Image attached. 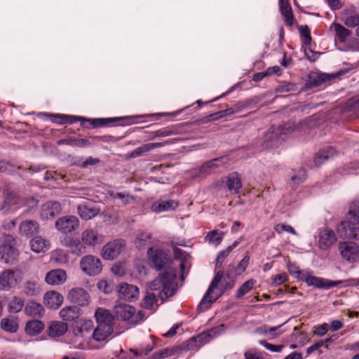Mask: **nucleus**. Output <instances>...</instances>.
Here are the masks:
<instances>
[{
	"instance_id": "1",
	"label": "nucleus",
	"mask_w": 359,
	"mask_h": 359,
	"mask_svg": "<svg viewBox=\"0 0 359 359\" xmlns=\"http://www.w3.org/2000/svg\"><path fill=\"white\" fill-rule=\"evenodd\" d=\"M234 282L230 278L229 271L224 275L222 271L217 272L199 306L208 308L210 304L220 297L226 290H231Z\"/></svg>"
},
{
	"instance_id": "2",
	"label": "nucleus",
	"mask_w": 359,
	"mask_h": 359,
	"mask_svg": "<svg viewBox=\"0 0 359 359\" xmlns=\"http://www.w3.org/2000/svg\"><path fill=\"white\" fill-rule=\"evenodd\" d=\"M176 278L177 270L169 266L151 283L150 289L154 291L160 290L158 297L164 301L175 294L177 288Z\"/></svg>"
},
{
	"instance_id": "3",
	"label": "nucleus",
	"mask_w": 359,
	"mask_h": 359,
	"mask_svg": "<svg viewBox=\"0 0 359 359\" xmlns=\"http://www.w3.org/2000/svg\"><path fill=\"white\" fill-rule=\"evenodd\" d=\"M349 222L344 221L337 226V231L342 238L359 241V200L353 203L348 211Z\"/></svg>"
},
{
	"instance_id": "4",
	"label": "nucleus",
	"mask_w": 359,
	"mask_h": 359,
	"mask_svg": "<svg viewBox=\"0 0 359 359\" xmlns=\"http://www.w3.org/2000/svg\"><path fill=\"white\" fill-rule=\"evenodd\" d=\"M43 116H51L48 114H43ZM55 119L53 121V122L58 124H65V123H73L76 121H82V122H89L94 128L102 127L114 122H119L121 121L129 120L131 118H86L81 116H70L65 114H55L52 115Z\"/></svg>"
},
{
	"instance_id": "5",
	"label": "nucleus",
	"mask_w": 359,
	"mask_h": 359,
	"mask_svg": "<svg viewBox=\"0 0 359 359\" xmlns=\"http://www.w3.org/2000/svg\"><path fill=\"white\" fill-rule=\"evenodd\" d=\"M15 240L11 235H4L1 239L0 259L6 264L14 263L18 252L15 248Z\"/></svg>"
},
{
	"instance_id": "6",
	"label": "nucleus",
	"mask_w": 359,
	"mask_h": 359,
	"mask_svg": "<svg viewBox=\"0 0 359 359\" xmlns=\"http://www.w3.org/2000/svg\"><path fill=\"white\" fill-rule=\"evenodd\" d=\"M22 278V271L20 269H7L0 273V285L4 290L16 286Z\"/></svg>"
},
{
	"instance_id": "7",
	"label": "nucleus",
	"mask_w": 359,
	"mask_h": 359,
	"mask_svg": "<svg viewBox=\"0 0 359 359\" xmlns=\"http://www.w3.org/2000/svg\"><path fill=\"white\" fill-rule=\"evenodd\" d=\"M80 266L82 271L89 276L99 274L102 269L100 259L93 255L84 256L80 262Z\"/></svg>"
},
{
	"instance_id": "8",
	"label": "nucleus",
	"mask_w": 359,
	"mask_h": 359,
	"mask_svg": "<svg viewBox=\"0 0 359 359\" xmlns=\"http://www.w3.org/2000/svg\"><path fill=\"white\" fill-rule=\"evenodd\" d=\"M57 231L64 234L70 233L79 227V220L74 215H67L60 217L55 224Z\"/></svg>"
},
{
	"instance_id": "9",
	"label": "nucleus",
	"mask_w": 359,
	"mask_h": 359,
	"mask_svg": "<svg viewBox=\"0 0 359 359\" xmlns=\"http://www.w3.org/2000/svg\"><path fill=\"white\" fill-rule=\"evenodd\" d=\"M147 254L151 266L157 271L165 268L168 263L169 258L162 250L150 248Z\"/></svg>"
},
{
	"instance_id": "10",
	"label": "nucleus",
	"mask_w": 359,
	"mask_h": 359,
	"mask_svg": "<svg viewBox=\"0 0 359 359\" xmlns=\"http://www.w3.org/2000/svg\"><path fill=\"white\" fill-rule=\"evenodd\" d=\"M339 250L342 258L350 262L359 259V246L353 242H341L339 244Z\"/></svg>"
},
{
	"instance_id": "11",
	"label": "nucleus",
	"mask_w": 359,
	"mask_h": 359,
	"mask_svg": "<svg viewBox=\"0 0 359 359\" xmlns=\"http://www.w3.org/2000/svg\"><path fill=\"white\" fill-rule=\"evenodd\" d=\"M67 299L80 306H88L90 301L88 292L81 287H74L69 291Z\"/></svg>"
},
{
	"instance_id": "12",
	"label": "nucleus",
	"mask_w": 359,
	"mask_h": 359,
	"mask_svg": "<svg viewBox=\"0 0 359 359\" xmlns=\"http://www.w3.org/2000/svg\"><path fill=\"white\" fill-rule=\"evenodd\" d=\"M124 246L125 243L123 240H115L109 242L103 246L102 256L105 259H113L121 252Z\"/></svg>"
},
{
	"instance_id": "13",
	"label": "nucleus",
	"mask_w": 359,
	"mask_h": 359,
	"mask_svg": "<svg viewBox=\"0 0 359 359\" xmlns=\"http://www.w3.org/2000/svg\"><path fill=\"white\" fill-rule=\"evenodd\" d=\"M114 312L118 319L127 320L131 324H137L136 319H134L135 309L128 304H118L114 306Z\"/></svg>"
},
{
	"instance_id": "14",
	"label": "nucleus",
	"mask_w": 359,
	"mask_h": 359,
	"mask_svg": "<svg viewBox=\"0 0 359 359\" xmlns=\"http://www.w3.org/2000/svg\"><path fill=\"white\" fill-rule=\"evenodd\" d=\"M104 236L100 233L97 230L88 228L84 230L81 234V239L86 245L94 247L104 243Z\"/></svg>"
},
{
	"instance_id": "15",
	"label": "nucleus",
	"mask_w": 359,
	"mask_h": 359,
	"mask_svg": "<svg viewBox=\"0 0 359 359\" xmlns=\"http://www.w3.org/2000/svg\"><path fill=\"white\" fill-rule=\"evenodd\" d=\"M61 212L60 204L57 201H48L41 208L40 217L43 220L51 219Z\"/></svg>"
},
{
	"instance_id": "16",
	"label": "nucleus",
	"mask_w": 359,
	"mask_h": 359,
	"mask_svg": "<svg viewBox=\"0 0 359 359\" xmlns=\"http://www.w3.org/2000/svg\"><path fill=\"white\" fill-rule=\"evenodd\" d=\"M73 334L76 337H85L93 329V322L91 320L80 319L73 325Z\"/></svg>"
},
{
	"instance_id": "17",
	"label": "nucleus",
	"mask_w": 359,
	"mask_h": 359,
	"mask_svg": "<svg viewBox=\"0 0 359 359\" xmlns=\"http://www.w3.org/2000/svg\"><path fill=\"white\" fill-rule=\"evenodd\" d=\"M281 131L278 128L271 127L264 136L266 148L277 147L283 140Z\"/></svg>"
},
{
	"instance_id": "18",
	"label": "nucleus",
	"mask_w": 359,
	"mask_h": 359,
	"mask_svg": "<svg viewBox=\"0 0 359 359\" xmlns=\"http://www.w3.org/2000/svg\"><path fill=\"white\" fill-rule=\"evenodd\" d=\"M138 294L139 289L137 286L128 283H122L119 286L118 296L121 299L132 301L136 299Z\"/></svg>"
},
{
	"instance_id": "19",
	"label": "nucleus",
	"mask_w": 359,
	"mask_h": 359,
	"mask_svg": "<svg viewBox=\"0 0 359 359\" xmlns=\"http://www.w3.org/2000/svg\"><path fill=\"white\" fill-rule=\"evenodd\" d=\"M336 240V236L332 230L325 229L321 230L319 233L318 244L321 249L328 248Z\"/></svg>"
},
{
	"instance_id": "20",
	"label": "nucleus",
	"mask_w": 359,
	"mask_h": 359,
	"mask_svg": "<svg viewBox=\"0 0 359 359\" xmlns=\"http://www.w3.org/2000/svg\"><path fill=\"white\" fill-rule=\"evenodd\" d=\"M341 20L348 27L359 26V13L353 9H346L341 15Z\"/></svg>"
},
{
	"instance_id": "21",
	"label": "nucleus",
	"mask_w": 359,
	"mask_h": 359,
	"mask_svg": "<svg viewBox=\"0 0 359 359\" xmlns=\"http://www.w3.org/2000/svg\"><path fill=\"white\" fill-rule=\"evenodd\" d=\"M43 302L51 309H57L63 302V297L57 292L48 291L43 296Z\"/></svg>"
},
{
	"instance_id": "22",
	"label": "nucleus",
	"mask_w": 359,
	"mask_h": 359,
	"mask_svg": "<svg viewBox=\"0 0 359 359\" xmlns=\"http://www.w3.org/2000/svg\"><path fill=\"white\" fill-rule=\"evenodd\" d=\"M19 229L21 235L31 237L39 232V225L34 220H25L20 223Z\"/></svg>"
},
{
	"instance_id": "23",
	"label": "nucleus",
	"mask_w": 359,
	"mask_h": 359,
	"mask_svg": "<svg viewBox=\"0 0 359 359\" xmlns=\"http://www.w3.org/2000/svg\"><path fill=\"white\" fill-rule=\"evenodd\" d=\"M67 279L66 272L62 269H54L46 274V281L49 285H60Z\"/></svg>"
},
{
	"instance_id": "24",
	"label": "nucleus",
	"mask_w": 359,
	"mask_h": 359,
	"mask_svg": "<svg viewBox=\"0 0 359 359\" xmlns=\"http://www.w3.org/2000/svg\"><path fill=\"white\" fill-rule=\"evenodd\" d=\"M100 212V210L91 203H84L78 206V214L86 220L90 219Z\"/></svg>"
},
{
	"instance_id": "25",
	"label": "nucleus",
	"mask_w": 359,
	"mask_h": 359,
	"mask_svg": "<svg viewBox=\"0 0 359 359\" xmlns=\"http://www.w3.org/2000/svg\"><path fill=\"white\" fill-rule=\"evenodd\" d=\"M113 332L112 325L99 324L93 333V339L97 341L106 339Z\"/></svg>"
},
{
	"instance_id": "26",
	"label": "nucleus",
	"mask_w": 359,
	"mask_h": 359,
	"mask_svg": "<svg viewBox=\"0 0 359 359\" xmlns=\"http://www.w3.org/2000/svg\"><path fill=\"white\" fill-rule=\"evenodd\" d=\"M228 189L233 194H238L242 187V182L237 172L230 174L226 181Z\"/></svg>"
},
{
	"instance_id": "27",
	"label": "nucleus",
	"mask_w": 359,
	"mask_h": 359,
	"mask_svg": "<svg viewBox=\"0 0 359 359\" xmlns=\"http://www.w3.org/2000/svg\"><path fill=\"white\" fill-rule=\"evenodd\" d=\"M80 315V309L76 306H66L60 311V318L65 321L74 320L77 319Z\"/></svg>"
},
{
	"instance_id": "28",
	"label": "nucleus",
	"mask_w": 359,
	"mask_h": 359,
	"mask_svg": "<svg viewBox=\"0 0 359 359\" xmlns=\"http://www.w3.org/2000/svg\"><path fill=\"white\" fill-rule=\"evenodd\" d=\"M25 311L27 315L33 318H41L45 313L43 306L35 302L28 303L25 306Z\"/></svg>"
},
{
	"instance_id": "29",
	"label": "nucleus",
	"mask_w": 359,
	"mask_h": 359,
	"mask_svg": "<svg viewBox=\"0 0 359 359\" xmlns=\"http://www.w3.org/2000/svg\"><path fill=\"white\" fill-rule=\"evenodd\" d=\"M68 330L67 324L61 321H53L48 327V335L50 337H60Z\"/></svg>"
},
{
	"instance_id": "30",
	"label": "nucleus",
	"mask_w": 359,
	"mask_h": 359,
	"mask_svg": "<svg viewBox=\"0 0 359 359\" xmlns=\"http://www.w3.org/2000/svg\"><path fill=\"white\" fill-rule=\"evenodd\" d=\"M330 29L334 30L335 39H337L341 43L345 42L351 34L350 30L337 22H333Z\"/></svg>"
},
{
	"instance_id": "31",
	"label": "nucleus",
	"mask_w": 359,
	"mask_h": 359,
	"mask_svg": "<svg viewBox=\"0 0 359 359\" xmlns=\"http://www.w3.org/2000/svg\"><path fill=\"white\" fill-rule=\"evenodd\" d=\"M45 327V325L41 320H33L26 323L25 331L30 336H36L41 333Z\"/></svg>"
},
{
	"instance_id": "32",
	"label": "nucleus",
	"mask_w": 359,
	"mask_h": 359,
	"mask_svg": "<svg viewBox=\"0 0 359 359\" xmlns=\"http://www.w3.org/2000/svg\"><path fill=\"white\" fill-rule=\"evenodd\" d=\"M178 205V201L175 200L161 201L158 203H154L152 205V210L156 212L173 210Z\"/></svg>"
},
{
	"instance_id": "33",
	"label": "nucleus",
	"mask_w": 359,
	"mask_h": 359,
	"mask_svg": "<svg viewBox=\"0 0 359 359\" xmlns=\"http://www.w3.org/2000/svg\"><path fill=\"white\" fill-rule=\"evenodd\" d=\"M280 9L285 18L286 24L289 26L292 25L294 17L291 6L287 0H280Z\"/></svg>"
},
{
	"instance_id": "34",
	"label": "nucleus",
	"mask_w": 359,
	"mask_h": 359,
	"mask_svg": "<svg viewBox=\"0 0 359 359\" xmlns=\"http://www.w3.org/2000/svg\"><path fill=\"white\" fill-rule=\"evenodd\" d=\"M30 245L33 251L41 252L49 248L50 243L41 236H36L30 241Z\"/></svg>"
},
{
	"instance_id": "35",
	"label": "nucleus",
	"mask_w": 359,
	"mask_h": 359,
	"mask_svg": "<svg viewBox=\"0 0 359 359\" xmlns=\"http://www.w3.org/2000/svg\"><path fill=\"white\" fill-rule=\"evenodd\" d=\"M336 153L335 149L332 147H328L318 153L313 158V162L316 166L320 165L324 161L333 156Z\"/></svg>"
},
{
	"instance_id": "36",
	"label": "nucleus",
	"mask_w": 359,
	"mask_h": 359,
	"mask_svg": "<svg viewBox=\"0 0 359 359\" xmlns=\"http://www.w3.org/2000/svg\"><path fill=\"white\" fill-rule=\"evenodd\" d=\"M41 291V285L37 280H29L25 283L24 292L27 296H36Z\"/></svg>"
},
{
	"instance_id": "37",
	"label": "nucleus",
	"mask_w": 359,
	"mask_h": 359,
	"mask_svg": "<svg viewBox=\"0 0 359 359\" xmlns=\"http://www.w3.org/2000/svg\"><path fill=\"white\" fill-rule=\"evenodd\" d=\"M95 317L99 324L112 325L113 316L108 310L99 309L95 311Z\"/></svg>"
},
{
	"instance_id": "38",
	"label": "nucleus",
	"mask_w": 359,
	"mask_h": 359,
	"mask_svg": "<svg viewBox=\"0 0 359 359\" xmlns=\"http://www.w3.org/2000/svg\"><path fill=\"white\" fill-rule=\"evenodd\" d=\"M1 327L8 332H16L18 329V325L13 318H5L1 320Z\"/></svg>"
},
{
	"instance_id": "39",
	"label": "nucleus",
	"mask_w": 359,
	"mask_h": 359,
	"mask_svg": "<svg viewBox=\"0 0 359 359\" xmlns=\"http://www.w3.org/2000/svg\"><path fill=\"white\" fill-rule=\"evenodd\" d=\"M151 237L149 233L147 232H140L135 241V244L137 248L141 249L146 247L151 243Z\"/></svg>"
},
{
	"instance_id": "40",
	"label": "nucleus",
	"mask_w": 359,
	"mask_h": 359,
	"mask_svg": "<svg viewBox=\"0 0 359 359\" xmlns=\"http://www.w3.org/2000/svg\"><path fill=\"white\" fill-rule=\"evenodd\" d=\"M158 299L154 293H147L142 302V306L147 309L154 310L158 306Z\"/></svg>"
},
{
	"instance_id": "41",
	"label": "nucleus",
	"mask_w": 359,
	"mask_h": 359,
	"mask_svg": "<svg viewBox=\"0 0 359 359\" xmlns=\"http://www.w3.org/2000/svg\"><path fill=\"white\" fill-rule=\"evenodd\" d=\"M256 281L255 280L250 279L245 281L244 283H243L242 285L237 290L236 298L240 299L242 297H243L245 294L249 292L253 287Z\"/></svg>"
},
{
	"instance_id": "42",
	"label": "nucleus",
	"mask_w": 359,
	"mask_h": 359,
	"mask_svg": "<svg viewBox=\"0 0 359 359\" xmlns=\"http://www.w3.org/2000/svg\"><path fill=\"white\" fill-rule=\"evenodd\" d=\"M111 196L114 198H118L121 201L122 203L124 205L133 203L135 201V198L133 196L129 194H124L121 192H111Z\"/></svg>"
},
{
	"instance_id": "43",
	"label": "nucleus",
	"mask_w": 359,
	"mask_h": 359,
	"mask_svg": "<svg viewBox=\"0 0 359 359\" xmlns=\"http://www.w3.org/2000/svg\"><path fill=\"white\" fill-rule=\"evenodd\" d=\"M100 162V160L98 158L89 156L86 160L79 159L77 162L74 163V164L81 168H86L89 165H95Z\"/></svg>"
},
{
	"instance_id": "44",
	"label": "nucleus",
	"mask_w": 359,
	"mask_h": 359,
	"mask_svg": "<svg viewBox=\"0 0 359 359\" xmlns=\"http://www.w3.org/2000/svg\"><path fill=\"white\" fill-rule=\"evenodd\" d=\"M223 158H217L211 161H206L201 168L200 173H208L212 169L217 168L218 165L217 162L220 161Z\"/></svg>"
},
{
	"instance_id": "45",
	"label": "nucleus",
	"mask_w": 359,
	"mask_h": 359,
	"mask_svg": "<svg viewBox=\"0 0 359 359\" xmlns=\"http://www.w3.org/2000/svg\"><path fill=\"white\" fill-rule=\"evenodd\" d=\"M306 179V172L304 170H299L295 175L292 176L290 182V186L297 187L299 184L302 183Z\"/></svg>"
},
{
	"instance_id": "46",
	"label": "nucleus",
	"mask_w": 359,
	"mask_h": 359,
	"mask_svg": "<svg viewBox=\"0 0 359 359\" xmlns=\"http://www.w3.org/2000/svg\"><path fill=\"white\" fill-rule=\"evenodd\" d=\"M239 243V241H236L233 243L231 245L229 246L225 250L220 252L217 257V259H218V262L223 263L224 259L227 257V256L229 255L231 250L233 248H235L238 245Z\"/></svg>"
},
{
	"instance_id": "47",
	"label": "nucleus",
	"mask_w": 359,
	"mask_h": 359,
	"mask_svg": "<svg viewBox=\"0 0 359 359\" xmlns=\"http://www.w3.org/2000/svg\"><path fill=\"white\" fill-rule=\"evenodd\" d=\"M85 245L86 244L83 243L82 241L77 238L71 252L76 255L84 254L86 252V247Z\"/></svg>"
},
{
	"instance_id": "48",
	"label": "nucleus",
	"mask_w": 359,
	"mask_h": 359,
	"mask_svg": "<svg viewBox=\"0 0 359 359\" xmlns=\"http://www.w3.org/2000/svg\"><path fill=\"white\" fill-rule=\"evenodd\" d=\"M67 142L69 145L79 147H86L90 144V142L86 139L70 138L67 140Z\"/></svg>"
},
{
	"instance_id": "49",
	"label": "nucleus",
	"mask_w": 359,
	"mask_h": 359,
	"mask_svg": "<svg viewBox=\"0 0 359 359\" xmlns=\"http://www.w3.org/2000/svg\"><path fill=\"white\" fill-rule=\"evenodd\" d=\"M173 350L170 348H164L158 352L154 353L152 356L151 359H163L166 358L169 356H171L173 355Z\"/></svg>"
},
{
	"instance_id": "50",
	"label": "nucleus",
	"mask_w": 359,
	"mask_h": 359,
	"mask_svg": "<svg viewBox=\"0 0 359 359\" xmlns=\"http://www.w3.org/2000/svg\"><path fill=\"white\" fill-rule=\"evenodd\" d=\"M22 306H23V301L21 299L17 298V297H15L10 302V304H9L10 310L14 313L19 312L22 309Z\"/></svg>"
},
{
	"instance_id": "51",
	"label": "nucleus",
	"mask_w": 359,
	"mask_h": 359,
	"mask_svg": "<svg viewBox=\"0 0 359 359\" xmlns=\"http://www.w3.org/2000/svg\"><path fill=\"white\" fill-rule=\"evenodd\" d=\"M274 229L278 233H282L283 231H287L294 235L297 234L292 226L285 224H278L275 226Z\"/></svg>"
},
{
	"instance_id": "52",
	"label": "nucleus",
	"mask_w": 359,
	"mask_h": 359,
	"mask_svg": "<svg viewBox=\"0 0 359 359\" xmlns=\"http://www.w3.org/2000/svg\"><path fill=\"white\" fill-rule=\"evenodd\" d=\"M295 89V86L291 83H283L277 86L276 88V93H287L293 91Z\"/></svg>"
},
{
	"instance_id": "53",
	"label": "nucleus",
	"mask_w": 359,
	"mask_h": 359,
	"mask_svg": "<svg viewBox=\"0 0 359 359\" xmlns=\"http://www.w3.org/2000/svg\"><path fill=\"white\" fill-rule=\"evenodd\" d=\"M166 142H152L147 143L141 146V149L142 150L143 154L147 153L156 148L161 147L165 144Z\"/></svg>"
},
{
	"instance_id": "54",
	"label": "nucleus",
	"mask_w": 359,
	"mask_h": 359,
	"mask_svg": "<svg viewBox=\"0 0 359 359\" xmlns=\"http://www.w3.org/2000/svg\"><path fill=\"white\" fill-rule=\"evenodd\" d=\"M205 239L208 240L209 242H215L217 245L219 244L222 240V236H218L217 230H212L210 231L205 236Z\"/></svg>"
},
{
	"instance_id": "55",
	"label": "nucleus",
	"mask_w": 359,
	"mask_h": 359,
	"mask_svg": "<svg viewBox=\"0 0 359 359\" xmlns=\"http://www.w3.org/2000/svg\"><path fill=\"white\" fill-rule=\"evenodd\" d=\"M213 332V330H210L208 333L204 332L201 334L198 335L196 338H192L189 341V344H195L197 341H203L204 343H206L209 341V338L210 337V333Z\"/></svg>"
},
{
	"instance_id": "56",
	"label": "nucleus",
	"mask_w": 359,
	"mask_h": 359,
	"mask_svg": "<svg viewBox=\"0 0 359 359\" xmlns=\"http://www.w3.org/2000/svg\"><path fill=\"white\" fill-rule=\"evenodd\" d=\"M287 275L285 273H281L272 277V284L279 285L287 280Z\"/></svg>"
},
{
	"instance_id": "57",
	"label": "nucleus",
	"mask_w": 359,
	"mask_h": 359,
	"mask_svg": "<svg viewBox=\"0 0 359 359\" xmlns=\"http://www.w3.org/2000/svg\"><path fill=\"white\" fill-rule=\"evenodd\" d=\"M250 261V257L248 255H245L243 259L239 262L236 267V270L238 271V273L240 274L242 272L245 271L246 268L248 267Z\"/></svg>"
},
{
	"instance_id": "58",
	"label": "nucleus",
	"mask_w": 359,
	"mask_h": 359,
	"mask_svg": "<svg viewBox=\"0 0 359 359\" xmlns=\"http://www.w3.org/2000/svg\"><path fill=\"white\" fill-rule=\"evenodd\" d=\"M173 132L170 129H162L158 130L151 133L150 139H153L156 137H167L171 135Z\"/></svg>"
},
{
	"instance_id": "59",
	"label": "nucleus",
	"mask_w": 359,
	"mask_h": 359,
	"mask_svg": "<svg viewBox=\"0 0 359 359\" xmlns=\"http://www.w3.org/2000/svg\"><path fill=\"white\" fill-rule=\"evenodd\" d=\"M260 344L264 346L268 350L272 352H280L283 348V345H274L266 342V341H260Z\"/></svg>"
},
{
	"instance_id": "60",
	"label": "nucleus",
	"mask_w": 359,
	"mask_h": 359,
	"mask_svg": "<svg viewBox=\"0 0 359 359\" xmlns=\"http://www.w3.org/2000/svg\"><path fill=\"white\" fill-rule=\"evenodd\" d=\"M306 282L309 285H316L318 287H324L323 285V280L314 276H308L306 278Z\"/></svg>"
},
{
	"instance_id": "61",
	"label": "nucleus",
	"mask_w": 359,
	"mask_h": 359,
	"mask_svg": "<svg viewBox=\"0 0 359 359\" xmlns=\"http://www.w3.org/2000/svg\"><path fill=\"white\" fill-rule=\"evenodd\" d=\"M328 330V325L323 323L315 327L314 334L318 336H324Z\"/></svg>"
},
{
	"instance_id": "62",
	"label": "nucleus",
	"mask_w": 359,
	"mask_h": 359,
	"mask_svg": "<svg viewBox=\"0 0 359 359\" xmlns=\"http://www.w3.org/2000/svg\"><path fill=\"white\" fill-rule=\"evenodd\" d=\"M346 104L351 110L359 109V97H353L348 100Z\"/></svg>"
},
{
	"instance_id": "63",
	"label": "nucleus",
	"mask_w": 359,
	"mask_h": 359,
	"mask_svg": "<svg viewBox=\"0 0 359 359\" xmlns=\"http://www.w3.org/2000/svg\"><path fill=\"white\" fill-rule=\"evenodd\" d=\"M310 122H311V119L310 118L304 119V120L299 122L296 126H294L292 130H303V129L309 127V126L310 124Z\"/></svg>"
},
{
	"instance_id": "64",
	"label": "nucleus",
	"mask_w": 359,
	"mask_h": 359,
	"mask_svg": "<svg viewBox=\"0 0 359 359\" xmlns=\"http://www.w3.org/2000/svg\"><path fill=\"white\" fill-rule=\"evenodd\" d=\"M76 239L77 238H67L62 241V245L69 248L70 252H72Z\"/></svg>"
}]
</instances>
